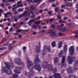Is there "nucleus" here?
Returning <instances> with one entry per match:
<instances>
[{"label":"nucleus","instance_id":"79ce46f5","mask_svg":"<svg viewBox=\"0 0 78 78\" xmlns=\"http://www.w3.org/2000/svg\"><path fill=\"white\" fill-rule=\"evenodd\" d=\"M55 12H57L59 11V9L57 8H55Z\"/></svg>","mask_w":78,"mask_h":78},{"label":"nucleus","instance_id":"f8f14e48","mask_svg":"<svg viewBox=\"0 0 78 78\" xmlns=\"http://www.w3.org/2000/svg\"><path fill=\"white\" fill-rule=\"evenodd\" d=\"M67 72L68 73H70L71 72H73V70L72 69V67H69L66 70Z\"/></svg>","mask_w":78,"mask_h":78},{"label":"nucleus","instance_id":"0eeeda50","mask_svg":"<svg viewBox=\"0 0 78 78\" xmlns=\"http://www.w3.org/2000/svg\"><path fill=\"white\" fill-rule=\"evenodd\" d=\"M39 46H37L36 47V51L37 53H39L41 52V43H39Z\"/></svg>","mask_w":78,"mask_h":78},{"label":"nucleus","instance_id":"9d476101","mask_svg":"<svg viewBox=\"0 0 78 78\" xmlns=\"http://www.w3.org/2000/svg\"><path fill=\"white\" fill-rule=\"evenodd\" d=\"M28 12L27 11H25L23 14H20L18 16V19H21L22 17L25 16L26 14H27Z\"/></svg>","mask_w":78,"mask_h":78},{"label":"nucleus","instance_id":"c756f323","mask_svg":"<svg viewBox=\"0 0 78 78\" xmlns=\"http://www.w3.org/2000/svg\"><path fill=\"white\" fill-rule=\"evenodd\" d=\"M75 33L77 35L75 36V37H78V30H77L75 32Z\"/></svg>","mask_w":78,"mask_h":78},{"label":"nucleus","instance_id":"1a4fd4ad","mask_svg":"<svg viewBox=\"0 0 78 78\" xmlns=\"http://www.w3.org/2000/svg\"><path fill=\"white\" fill-rule=\"evenodd\" d=\"M49 33L50 34H52V37H56L57 36L55 32L53 31V30H51L49 32Z\"/></svg>","mask_w":78,"mask_h":78},{"label":"nucleus","instance_id":"39448f33","mask_svg":"<svg viewBox=\"0 0 78 78\" xmlns=\"http://www.w3.org/2000/svg\"><path fill=\"white\" fill-rule=\"evenodd\" d=\"M76 58L75 57H72L70 56H68L67 58L68 62L69 64H72L74 61L75 60Z\"/></svg>","mask_w":78,"mask_h":78},{"label":"nucleus","instance_id":"c03bdc74","mask_svg":"<svg viewBox=\"0 0 78 78\" xmlns=\"http://www.w3.org/2000/svg\"><path fill=\"white\" fill-rule=\"evenodd\" d=\"M37 27H36V26L35 25H33L32 27V29H33V28H34L36 29Z\"/></svg>","mask_w":78,"mask_h":78},{"label":"nucleus","instance_id":"603ef678","mask_svg":"<svg viewBox=\"0 0 78 78\" xmlns=\"http://www.w3.org/2000/svg\"><path fill=\"white\" fill-rule=\"evenodd\" d=\"M46 31H47V30H42V32L43 33H45V32H46Z\"/></svg>","mask_w":78,"mask_h":78},{"label":"nucleus","instance_id":"423d86ee","mask_svg":"<svg viewBox=\"0 0 78 78\" xmlns=\"http://www.w3.org/2000/svg\"><path fill=\"white\" fill-rule=\"evenodd\" d=\"M15 62L16 64L17 65H22V66H24V63H22L21 60L19 58H17L16 59H14Z\"/></svg>","mask_w":78,"mask_h":78},{"label":"nucleus","instance_id":"a18cd8bd","mask_svg":"<svg viewBox=\"0 0 78 78\" xmlns=\"http://www.w3.org/2000/svg\"><path fill=\"white\" fill-rule=\"evenodd\" d=\"M57 17L58 18V19H61V16L59 15H58L57 16Z\"/></svg>","mask_w":78,"mask_h":78},{"label":"nucleus","instance_id":"4468645a","mask_svg":"<svg viewBox=\"0 0 78 78\" xmlns=\"http://www.w3.org/2000/svg\"><path fill=\"white\" fill-rule=\"evenodd\" d=\"M30 9L31 10H33V11H34V10H36V9H36V7H35V6L34 5H31L30 7Z\"/></svg>","mask_w":78,"mask_h":78},{"label":"nucleus","instance_id":"4d7b16f0","mask_svg":"<svg viewBox=\"0 0 78 78\" xmlns=\"http://www.w3.org/2000/svg\"><path fill=\"white\" fill-rule=\"evenodd\" d=\"M39 12L40 13H42V12H43V10H41L39 11Z\"/></svg>","mask_w":78,"mask_h":78},{"label":"nucleus","instance_id":"69168bd1","mask_svg":"<svg viewBox=\"0 0 78 78\" xmlns=\"http://www.w3.org/2000/svg\"><path fill=\"white\" fill-rule=\"evenodd\" d=\"M1 6H2V7L4 8V5L3 4H1Z\"/></svg>","mask_w":78,"mask_h":78},{"label":"nucleus","instance_id":"4be33fe9","mask_svg":"<svg viewBox=\"0 0 78 78\" xmlns=\"http://www.w3.org/2000/svg\"><path fill=\"white\" fill-rule=\"evenodd\" d=\"M55 63H57L58 62V58L57 57L55 58L54 59Z\"/></svg>","mask_w":78,"mask_h":78},{"label":"nucleus","instance_id":"864d4df0","mask_svg":"<svg viewBox=\"0 0 78 78\" xmlns=\"http://www.w3.org/2000/svg\"><path fill=\"white\" fill-rule=\"evenodd\" d=\"M18 19H18V18H16V19H15V22H17V20H18Z\"/></svg>","mask_w":78,"mask_h":78},{"label":"nucleus","instance_id":"ddd939ff","mask_svg":"<svg viewBox=\"0 0 78 78\" xmlns=\"http://www.w3.org/2000/svg\"><path fill=\"white\" fill-rule=\"evenodd\" d=\"M54 77L55 78H61V76H60V74L59 73H57L54 75Z\"/></svg>","mask_w":78,"mask_h":78},{"label":"nucleus","instance_id":"b1692460","mask_svg":"<svg viewBox=\"0 0 78 78\" xmlns=\"http://www.w3.org/2000/svg\"><path fill=\"white\" fill-rule=\"evenodd\" d=\"M31 13L32 14V16H31V18H34V13L33 12V10L30 11Z\"/></svg>","mask_w":78,"mask_h":78},{"label":"nucleus","instance_id":"338daca9","mask_svg":"<svg viewBox=\"0 0 78 78\" xmlns=\"http://www.w3.org/2000/svg\"><path fill=\"white\" fill-rule=\"evenodd\" d=\"M17 16H13V18H14V19H16V17H17Z\"/></svg>","mask_w":78,"mask_h":78},{"label":"nucleus","instance_id":"f03ea898","mask_svg":"<svg viewBox=\"0 0 78 78\" xmlns=\"http://www.w3.org/2000/svg\"><path fill=\"white\" fill-rule=\"evenodd\" d=\"M5 64L6 66L2 67V73H5L7 75H11L12 72H11L10 68L12 67L13 65L12 64H9L8 62H5Z\"/></svg>","mask_w":78,"mask_h":78},{"label":"nucleus","instance_id":"7c9ffc66","mask_svg":"<svg viewBox=\"0 0 78 78\" xmlns=\"http://www.w3.org/2000/svg\"><path fill=\"white\" fill-rule=\"evenodd\" d=\"M41 21H36L35 23L36 24V25H39V24H40L41 23Z\"/></svg>","mask_w":78,"mask_h":78},{"label":"nucleus","instance_id":"6ab92c4d","mask_svg":"<svg viewBox=\"0 0 78 78\" xmlns=\"http://www.w3.org/2000/svg\"><path fill=\"white\" fill-rule=\"evenodd\" d=\"M65 58H66L65 56H63L62 57V64H64V63L65 62Z\"/></svg>","mask_w":78,"mask_h":78},{"label":"nucleus","instance_id":"c9c22d12","mask_svg":"<svg viewBox=\"0 0 78 78\" xmlns=\"http://www.w3.org/2000/svg\"><path fill=\"white\" fill-rule=\"evenodd\" d=\"M3 2H4V3H7L8 1H7V0H3Z\"/></svg>","mask_w":78,"mask_h":78},{"label":"nucleus","instance_id":"de8ad7c7","mask_svg":"<svg viewBox=\"0 0 78 78\" xmlns=\"http://www.w3.org/2000/svg\"><path fill=\"white\" fill-rule=\"evenodd\" d=\"M5 18H6L8 17V15L7 14H4Z\"/></svg>","mask_w":78,"mask_h":78},{"label":"nucleus","instance_id":"13d9d810","mask_svg":"<svg viewBox=\"0 0 78 78\" xmlns=\"http://www.w3.org/2000/svg\"><path fill=\"white\" fill-rule=\"evenodd\" d=\"M52 13V12H51V11L49 12H48V14H51Z\"/></svg>","mask_w":78,"mask_h":78},{"label":"nucleus","instance_id":"49530a36","mask_svg":"<svg viewBox=\"0 0 78 78\" xmlns=\"http://www.w3.org/2000/svg\"><path fill=\"white\" fill-rule=\"evenodd\" d=\"M26 47L25 46H24V47H23V50L24 51H25V50H26Z\"/></svg>","mask_w":78,"mask_h":78},{"label":"nucleus","instance_id":"f257e3e1","mask_svg":"<svg viewBox=\"0 0 78 78\" xmlns=\"http://www.w3.org/2000/svg\"><path fill=\"white\" fill-rule=\"evenodd\" d=\"M34 62L35 64V66L33 67V64L32 62L30 61L29 60H27V66L29 70L30 71V72L28 73V74L29 75V78L32 77L34 75V72L33 71V68H34L35 69H36L38 72H41V71L42 68L39 65H37L39 62H41V60L39 59L38 57H37L36 58H35L34 60Z\"/></svg>","mask_w":78,"mask_h":78},{"label":"nucleus","instance_id":"473e14b6","mask_svg":"<svg viewBox=\"0 0 78 78\" xmlns=\"http://www.w3.org/2000/svg\"><path fill=\"white\" fill-rule=\"evenodd\" d=\"M23 11V9H19L18 10V12H22Z\"/></svg>","mask_w":78,"mask_h":78},{"label":"nucleus","instance_id":"e433bc0d","mask_svg":"<svg viewBox=\"0 0 78 78\" xmlns=\"http://www.w3.org/2000/svg\"><path fill=\"white\" fill-rule=\"evenodd\" d=\"M34 22V19H32L30 20V21H29V23H32V22Z\"/></svg>","mask_w":78,"mask_h":78},{"label":"nucleus","instance_id":"cd10ccee","mask_svg":"<svg viewBox=\"0 0 78 78\" xmlns=\"http://www.w3.org/2000/svg\"><path fill=\"white\" fill-rule=\"evenodd\" d=\"M69 78H75V76L73 75H70L69 76Z\"/></svg>","mask_w":78,"mask_h":78},{"label":"nucleus","instance_id":"6e6552de","mask_svg":"<svg viewBox=\"0 0 78 78\" xmlns=\"http://www.w3.org/2000/svg\"><path fill=\"white\" fill-rule=\"evenodd\" d=\"M69 53L70 55H73L74 53V47L71 46L69 48Z\"/></svg>","mask_w":78,"mask_h":78},{"label":"nucleus","instance_id":"8fccbe9b","mask_svg":"<svg viewBox=\"0 0 78 78\" xmlns=\"http://www.w3.org/2000/svg\"><path fill=\"white\" fill-rule=\"evenodd\" d=\"M12 14V12H7V15H9V14Z\"/></svg>","mask_w":78,"mask_h":78},{"label":"nucleus","instance_id":"5fc2aeb1","mask_svg":"<svg viewBox=\"0 0 78 78\" xmlns=\"http://www.w3.org/2000/svg\"><path fill=\"white\" fill-rule=\"evenodd\" d=\"M64 73V70H62V71H61V73Z\"/></svg>","mask_w":78,"mask_h":78},{"label":"nucleus","instance_id":"09e8293b","mask_svg":"<svg viewBox=\"0 0 78 78\" xmlns=\"http://www.w3.org/2000/svg\"><path fill=\"white\" fill-rule=\"evenodd\" d=\"M13 30V28L12 27L9 30L10 32H11V31H12Z\"/></svg>","mask_w":78,"mask_h":78},{"label":"nucleus","instance_id":"774afa93","mask_svg":"<svg viewBox=\"0 0 78 78\" xmlns=\"http://www.w3.org/2000/svg\"><path fill=\"white\" fill-rule=\"evenodd\" d=\"M56 5L54 4H52V6H53V7H56Z\"/></svg>","mask_w":78,"mask_h":78},{"label":"nucleus","instance_id":"dca6fc26","mask_svg":"<svg viewBox=\"0 0 78 78\" xmlns=\"http://www.w3.org/2000/svg\"><path fill=\"white\" fill-rule=\"evenodd\" d=\"M63 51L64 52H66L67 51V45H65L64 47Z\"/></svg>","mask_w":78,"mask_h":78},{"label":"nucleus","instance_id":"412c9836","mask_svg":"<svg viewBox=\"0 0 78 78\" xmlns=\"http://www.w3.org/2000/svg\"><path fill=\"white\" fill-rule=\"evenodd\" d=\"M52 47H56V44L55 43V41H54L52 42Z\"/></svg>","mask_w":78,"mask_h":78},{"label":"nucleus","instance_id":"393cba45","mask_svg":"<svg viewBox=\"0 0 78 78\" xmlns=\"http://www.w3.org/2000/svg\"><path fill=\"white\" fill-rule=\"evenodd\" d=\"M15 73H17V74H20V73L18 71V70L17 69H15L14 70Z\"/></svg>","mask_w":78,"mask_h":78},{"label":"nucleus","instance_id":"0e129e2a","mask_svg":"<svg viewBox=\"0 0 78 78\" xmlns=\"http://www.w3.org/2000/svg\"><path fill=\"white\" fill-rule=\"evenodd\" d=\"M76 7L77 9H78V3L76 5Z\"/></svg>","mask_w":78,"mask_h":78},{"label":"nucleus","instance_id":"37998d69","mask_svg":"<svg viewBox=\"0 0 78 78\" xmlns=\"http://www.w3.org/2000/svg\"><path fill=\"white\" fill-rule=\"evenodd\" d=\"M55 19L52 18L50 19L49 20V21H50V22H51V21H53V20H54Z\"/></svg>","mask_w":78,"mask_h":78},{"label":"nucleus","instance_id":"ea45409f","mask_svg":"<svg viewBox=\"0 0 78 78\" xmlns=\"http://www.w3.org/2000/svg\"><path fill=\"white\" fill-rule=\"evenodd\" d=\"M55 0H50L48 1V2L49 3H51V2H55Z\"/></svg>","mask_w":78,"mask_h":78},{"label":"nucleus","instance_id":"c85d7f7f","mask_svg":"<svg viewBox=\"0 0 78 78\" xmlns=\"http://www.w3.org/2000/svg\"><path fill=\"white\" fill-rule=\"evenodd\" d=\"M24 30L22 29H18L16 31V33H19V32H21V31H23Z\"/></svg>","mask_w":78,"mask_h":78},{"label":"nucleus","instance_id":"4c0bfd02","mask_svg":"<svg viewBox=\"0 0 78 78\" xmlns=\"http://www.w3.org/2000/svg\"><path fill=\"white\" fill-rule=\"evenodd\" d=\"M67 25L69 27H71V24L70 23H67Z\"/></svg>","mask_w":78,"mask_h":78},{"label":"nucleus","instance_id":"2f4dec72","mask_svg":"<svg viewBox=\"0 0 78 78\" xmlns=\"http://www.w3.org/2000/svg\"><path fill=\"white\" fill-rule=\"evenodd\" d=\"M66 6H72V4H71L70 3H66Z\"/></svg>","mask_w":78,"mask_h":78},{"label":"nucleus","instance_id":"72a5a7b5","mask_svg":"<svg viewBox=\"0 0 78 78\" xmlns=\"http://www.w3.org/2000/svg\"><path fill=\"white\" fill-rule=\"evenodd\" d=\"M78 61H76L75 62V65H74V67H75V66H78Z\"/></svg>","mask_w":78,"mask_h":78},{"label":"nucleus","instance_id":"a211bd4d","mask_svg":"<svg viewBox=\"0 0 78 78\" xmlns=\"http://www.w3.org/2000/svg\"><path fill=\"white\" fill-rule=\"evenodd\" d=\"M63 53V51L62 50H61L60 51V52L59 54V58H61L62 57V54Z\"/></svg>","mask_w":78,"mask_h":78},{"label":"nucleus","instance_id":"680f3d73","mask_svg":"<svg viewBox=\"0 0 78 78\" xmlns=\"http://www.w3.org/2000/svg\"><path fill=\"white\" fill-rule=\"evenodd\" d=\"M2 20L3 22H6V19H4L3 20Z\"/></svg>","mask_w":78,"mask_h":78},{"label":"nucleus","instance_id":"a878e982","mask_svg":"<svg viewBox=\"0 0 78 78\" xmlns=\"http://www.w3.org/2000/svg\"><path fill=\"white\" fill-rule=\"evenodd\" d=\"M41 1V0H34V2H33L32 3H39V2Z\"/></svg>","mask_w":78,"mask_h":78},{"label":"nucleus","instance_id":"6e6d98bb","mask_svg":"<svg viewBox=\"0 0 78 78\" xmlns=\"http://www.w3.org/2000/svg\"><path fill=\"white\" fill-rule=\"evenodd\" d=\"M43 28H44V29H47V26H43Z\"/></svg>","mask_w":78,"mask_h":78},{"label":"nucleus","instance_id":"bf43d9fd","mask_svg":"<svg viewBox=\"0 0 78 78\" xmlns=\"http://www.w3.org/2000/svg\"><path fill=\"white\" fill-rule=\"evenodd\" d=\"M27 1L29 2H32V0H27Z\"/></svg>","mask_w":78,"mask_h":78},{"label":"nucleus","instance_id":"58836bf2","mask_svg":"<svg viewBox=\"0 0 78 78\" xmlns=\"http://www.w3.org/2000/svg\"><path fill=\"white\" fill-rule=\"evenodd\" d=\"M66 4L65 5H62V6H61V8H64V7H66Z\"/></svg>","mask_w":78,"mask_h":78},{"label":"nucleus","instance_id":"20e7f679","mask_svg":"<svg viewBox=\"0 0 78 78\" xmlns=\"http://www.w3.org/2000/svg\"><path fill=\"white\" fill-rule=\"evenodd\" d=\"M47 47V46H44L43 49L41 52V54L42 56H45V55H47V52H46V51H45V49H47V51L48 52H51V51L50 47L49 46L48 47Z\"/></svg>","mask_w":78,"mask_h":78},{"label":"nucleus","instance_id":"f704fd0d","mask_svg":"<svg viewBox=\"0 0 78 78\" xmlns=\"http://www.w3.org/2000/svg\"><path fill=\"white\" fill-rule=\"evenodd\" d=\"M45 7V5L44 4H42L40 6V8H43Z\"/></svg>","mask_w":78,"mask_h":78},{"label":"nucleus","instance_id":"5701e85b","mask_svg":"<svg viewBox=\"0 0 78 78\" xmlns=\"http://www.w3.org/2000/svg\"><path fill=\"white\" fill-rule=\"evenodd\" d=\"M59 23H66V21L62 20H60L59 21Z\"/></svg>","mask_w":78,"mask_h":78},{"label":"nucleus","instance_id":"9b49d317","mask_svg":"<svg viewBox=\"0 0 78 78\" xmlns=\"http://www.w3.org/2000/svg\"><path fill=\"white\" fill-rule=\"evenodd\" d=\"M22 1H18L17 2V4L18 5V6L17 7V8H18L19 7H23V4H22Z\"/></svg>","mask_w":78,"mask_h":78},{"label":"nucleus","instance_id":"3c124183","mask_svg":"<svg viewBox=\"0 0 78 78\" xmlns=\"http://www.w3.org/2000/svg\"><path fill=\"white\" fill-rule=\"evenodd\" d=\"M41 19V16H39L37 18H35V19L38 20V19Z\"/></svg>","mask_w":78,"mask_h":78},{"label":"nucleus","instance_id":"7ed1b4c3","mask_svg":"<svg viewBox=\"0 0 78 78\" xmlns=\"http://www.w3.org/2000/svg\"><path fill=\"white\" fill-rule=\"evenodd\" d=\"M48 64V62L46 61L44 62H43V65L42 67L44 69H46L47 68L48 70V71H53V73H55L57 72V69L56 68H55L54 69H53V66L51 64L48 65H47V64Z\"/></svg>","mask_w":78,"mask_h":78},{"label":"nucleus","instance_id":"aec40b11","mask_svg":"<svg viewBox=\"0 0 78 78\" xmlns=\"http://www.w3.org/2000/svg\"><path fill=\"white\" fill-rule=\"evenodd\" d=\"M13 48V46H12V44H10L9 48V50H11L12 49V48Z\"/></svg>","mask_w":78,"mask_h":78},{"label":"nucleus","instance_id":"2eb2a0df","mask_svg":"<svg viewBox=\"0 0 78 78\" xmlns=\"http://www.w3.org/2000/svg\"><path fill=\"white\" fill-rule=\"evenodd\" d=\"M58 48H61L62 46V41H60L58 42Z\"/></svg>","mask_w":78,"mask_h":78},{"label":"nucleus","instance_id":"bb28decb","mask_svg":"<svg viewBox=\"0 0 78 78\" xmlns=\"http://www.w3.org/2000/svg\"><path fill=\"white\" fill-rule=\"evenodd\" d=\"M66 66L67 65H66V64L65 63L64 64L62 65L61 67L62 68H66Z\"/></svg>","mask_w":78,"mask_h":78},{"label":"nucleus","instance_id":"f3484780","mask_svg":"<svg viewBox=\"0 0 78 78\" xmlns=\"http://www.w3.org/2000/svg\"><path fill=\"white\" fill-rule=\"evenodd\" d=\"M57 28H58V29L59 30V31H64V30H63V29H62V28L60 26L58 25L57 27Z\"/></svg>","mask_w":78,"mask_h":78},{"label":"nucleus","instance_id":"052dcab7","mask_svg":"<svg viewBox=\"0 0 78 78\" xmlns=\"http://www.w3.org/2000/svg\"><path fill=\"white\" fill-rule=\"evenodd\" d=\"M51 27L52 28H55V26H54V25H52L51 26Z\"/></svg>","mask_w":78,"mask_h":78},{"label":"nucleus","instance_id":"e2e57ef3","mask_svg":"<svg viewBox=\"0 0 78 78\" xmlns=\"http://www.w3.org/2000/svg\"><path fill=\"white\" fill-rule=\"evenodd\" d=\"M64 9H61V12H64Z\"/></svg>","mask_w":78,"mask_h":78},{"label":"nucleus","instance_id":"a19ab883","mask_svg":"<svg viewBox=\"0 0 78 78\" xmlns=\"http://www.w3.org/2000/svg\"><path fill=\"white\" fill-rule=\"evenodd\" d=\"M12 11H13V12H15V11H16V7L13 8L12 9Z\"/></svg>","mask_w":78,"mask_h":78}]
</instances>
